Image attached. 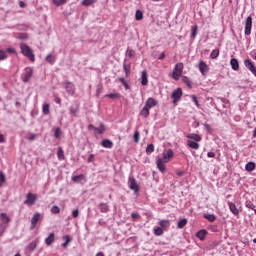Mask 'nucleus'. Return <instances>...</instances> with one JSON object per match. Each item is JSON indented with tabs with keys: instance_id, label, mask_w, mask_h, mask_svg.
<instances>
[{
	"instance_id": "obj_1",
	"label": "nucleus",
	"mask_w": 256,
	"mask_h": 256,
	"mask_svg": "<svg viewBox=\"0 0 256 256\" xmlns=\"http://www.w3.org/2000/svg\"><path fill=\"white\" fill-rule=\"evenodd\" d=\"M174 156L175 152H173L171 149L165 150L163 152L162 158L157 160V168L159 171H161V173H165V171H167V166H165V163H169V161H171Z\"/></svg>"
},
{
	"instance_id": "obj_2",
	"label": "nucleus",
	"mask_w": 256,
	"mask_h": 256,
	"mask_svg": "<svg viewBox=\"0 0 256 256\" xmlns=\"http://www.w3.org/2000/svg\"><path fill=\"white\" fill-rule=\"evenodd\" d=\"M21 53L24 57H27L29 61L35 63V54H33V50L27 44L20 45Z\"/></svg>"
},
{
	"instance_id": "obj_3",
	"label": "nucleus",
	"mask_w": 256,
	"mask_h": 256,
	"mask_svg": "<svg viewBox=\"0 0 256 256\" xmlns=\"http://www.w3.org/2000/svg\"><path fill=\"white\" fill-rule=\"evenodd\" d=\"M183 62H179L175 65L173 73H172V78L174 81H179V78L183 75V69H184Z\"/></svg>"
},
{
	"instance_id": "obj_4",
	"label": "nucleus",
	"mask_w": 256,
	"mask_h": 256,
	"mask_svg": "<svg viewBox=\"0 0 256 256\" xmlns=\"http://www.w3.org/2000/svg\"><path fill=\"white\" fill-rule=\"evenodd\" d=\"M37 203V194H33L29 192L26 196V200L24 201V205H28V207H31Z\"/></svg>"
},
{
	"instance_id": "obj_5",
	"label": "nucleus",
	"mask_w": 256,
	"mask_h": 256,
	"mask_svg": "<svg viewBox=\"0 0 256 256\" xmlns=\"http://www.w3.org/2000/svg\"><path fill=\"white\" fill-rule=\"evenodd\" d=\"M251 29H253V17L248 16L245 21V35H251Z\"/></svg>"
},
{
	"instance_id": "obj_6",
	"label": "nucleus",
	"mask_w": 256,
	"mask_h": 256,
	"mask_svg": "<svg viewBox=\"0 0 256 256\" xmlns=\"http://www.w3.org/2000/svg\"><path fill=\"white\" fill-rule=\"evenodd\" d=\"M31 77H33V68H25L24 73L22 74L23 83H29V79H31Z\"/></svg>"
},
{
	"instance_id": "obj_7",
	"label": "nucleus",
	"mask_w": 256,
	"mask_h": 256,
	"mask_svg": "<svg viewBox=\"0 0 256 256\" xmlns=\"http://www.w3.org/2000/svg\"><path fill=\"white\" fill-rule=\"evenodd\" d=\"M62 85L65 87L68 95H75V84L70 81H64Z\"/></svg>"
},
{
	"instance_id": "obj_8",
	"label": "nucleus",
	"mask_w": 256,
	"mask_h": 256,
	"mask_svg": "<svg viewBox=\"0 0 256 256\" xmlns=\"http://www.w3.org/2000/svg\"><path fill=\"white\" fill-rule=\"evenodd\" d=\"M129 188L135 193H139V184H137V180L134 177H129L128 179Z\"/></svg>"
},
{
	"instance_id": "obj_9",
	"label": "nucleus",
	"mask_w": 256,
	"mask_h": 256,
	"mask_svg": "<svg viewBox=\"0 0 256 256\" xmlns=\"http://www.w3.org/2000/svg\"><path fill=\"white\" fill-rule=\"evenodd\" d=\"M244 65L246 69H249L252 72L253 76L256 77V67L253 61L251 59H246L244 60Z\"/></svg>"
},
{
	"instance_id": "obj_10",
	"label": "nucleus",
	"mask_w": 256,
	"mask_h": 256,
	"mask_svg": "<svg viewBox=\"0 0 256 256\" xmlns=\"http://www.w3.org/2000/svg\"><path fill=\"white\" fill-rule=\"evenodd\" d=\"M183 97V89L177 88L173 93H172V99L173 103H178L179 100Z\"/></svg>"
},
{
	"instance_id": "obj_11",
	"label": "nucleus",
	"mask_w": 256,
	"mask_h": 256,
	"mask_svg": "<svg viewBox=\"0 0 256 256\" xmlns=\"http://www.w3.org/2000/svg\"><path fill=\"white\" fill-rule=\"evenodd\" d=\"M42 219H43V215H41L40 213L34 214V216L31 219V227H30V229H35V227H37V223L39 221H42Z\"/></svg>"
},
{
	"instance_id": "obj_12",
	"label": "nucleus",
	"mask_w": 256,
	"mask_h": 256,
	"mask_svg": "<svg viewBox=\"0 0 256 256\" xmlns=\"http://www.w3.org/2000/svg\"><path fill=\"white\" fill-rule=\"evenodd\" d=\"M198 69L202 75H207V73H209V66L207 63H205V61L199 62Z\"/></svg>"
},
{
	"instance_id": "obj_13",
	"label": "nucleus",
	"mask_w": 256,
	"mask_h": 256,
	"mask_svg": "<svg viewBox=\"0 0 256 256\" xmlns=\"http://www.w3.org/2000/svg\"><path fill=\"white\" fill-rule=\"evenodd\" d=\"M73 183H85L87 181V176L85 174H80L72 177Z\"/></svg>"
},
{
	"instance_id": "obj_14",
	"label": "nucleus",
	"mask_w": 256,
	"mask_h": 256,
	"mask_svg": "<svg viewBox=\"0 0 256 256\" xmlns=\"http://www.w3.org/2000/svg\"><path fill=\"white\" fill-rule=\"evenodd\" d=\"M157 104V100L150 97L146 100L145 107H147L148 109H153V107H157Z\"/></svg>"
},
{
	"instance_id": "obj_15",
	"label": "nucleus",
	"mask_w": 256,
	"mask_h": 256,
	"mask_svg": "<svg viewBox=\"0 0 256 256\" xmlns=\"http://www.w3.org/2000/svg\"><path fill=\"white\" fill-rule=\"evenodd\" d=\"M186 137L187 139H190V141H194L196 143H199L201 141V135L199 134L192 133L188 134Z\"/></svg>"
},
{
	"instance_id": "obj_16",
	"label": "nucleus",
	"mask_w": 256,
	"mask_h": 256,
	"mask_svg": "<svg viewBox=\"0 0 256 256\" xmlns=\"http://www.w3.org/2000/svg\"><path fill=\"white\" fill-rule=\"evenodd\" d=\"M228 207L233 215H239V209L237 208V205H235V203L228 202Z\"/></svg>"
},
{
	"instance_id": "obj_17",
	"label": "nucleus",
	"mask_w": 256,
	"mask_h": 256,
	"mask_svg": "<svg viewBox=\"0 0 256 256\" xmlns=\"http://www.w3.org/2000/svg\"><path fill=\"white\" fill-rule=\"evenodd\" d=\"M187 147H189L190 149H194L195 151H197L200 147L198 142H195L193 140H188L187 141Z\"/></svg>"
},
{
	"instance_id": "obj_18",
	"label": "nucleus",
	"mask_w": 256,
	"mask_h": 256,
	"mask_svg": "<svg viewBox=\"0 0 256 256\" xmlns=\"http://www.w3.org/2000/svg\"><path fill=\"white\" fill-rule=\"evenodd\" d=\"M123 69L125 71L126 77H129V75H131V63H127V61H124Z\"/></svg>"
},
{
	"instance_id": "obj_19",
	"label": "nucleus",
	"mask_w": 256,
	"mask_h": 256,
	"mask_svg": "<svg viewBox=\"0 0 256 256\" xmlns=\"http://www.w3.org/2000/svg\"><path fill=\"white\" fill-rule=\"evenodd\" d=\"M102 147L105 149H113V141L109 139L102 140Z\"/></svg>"
},
{
	"instance_id": "obj_20",
	"label": "nucleus",
	"mask_w": 256,
	"mask_h": 256,
	"mask_svg": "<svg viewBox=\"0 0 256 256\" xmlns=\"http://www.w3.org/2000/svg\"><path fill=\"white\" fill-rule=\"evenodd\" d=\"M46 245H53L55 243V233H50L49 236L45 239Z\"/></svg>"
},
{
	"instance_id": "obj_21",
	"label": "nucleus",
	"mask_w": 256,
	"mask_h": 256,
	"mask_svg": "<svg viewBox=\"0 0 256 256\" xmlns=\"http://www.w3.org/2000/svg\"><path fill=\"white\" fill-rule=\"evenodd\" d=\"M230 65L233 71H239V61L235 58H232L230 60Z\"/></svg>"
},
{
	"instance_id": "obj_22",
	"label": "nucleus",
	"mask_w": 256,
	"mask_h": 256,
	"mask_svg": "<svg viewBox=\"0 0 256 256\" xmlns=\"http://www.w3.org/2000/svg\"><path fill=\"white\" fill-rule=\"evenodd\" d=\"M148 84H149V80L147 76V71H143L141 76V85L146 86Z\"/></svg>"
},
{
	"instance_id": "obj_23",
	"label": "nucleus",
	"mask_w": 256,
	"mask_h": 256,
	"mask_svg": "<svg viewBox=\"0 0 256 256\" xmlns=\"http://www.w3.org/2000/svg\"><path fill=\"white\" fill-rule=\"evenodd\" d=\"M94 133L95 135H103V133H105V125L100 124V127L94 128Z\"/></svg>"
},
{
	"instance_id": "obj_24",
	"label": "nucleus",
	"mask_w": 256,
	"mask_h": 256,
	"mask_svg": "<svg viewBox=\"0 0 256 256\" xmlns=\"http://www.w3.org/2000/svg\"><path fill=\"white\" fill-rule=\"evenodd\" d=\"M37 245H39V240H34V241H32V242L27 246L28 251H35V249H37Z\"/></svg>"
},
{
	"instance_id": "obj_25",
	"label": "nucleus",
	"mask_w": 256,
	"mask_h": 256,
	"mask_svg": "<svg viewBox=\"0 0 256 256\" xmlns=\"http://www.w3.org/2000/svg\"><path fill=\"white\" fill-rule=\"evenodd\" d=\"M196 237L200 239V241H204L205 237H207V230H200L197 232Z\"/></svg>"
},
{
	"instance_id": "obj_26",
	"label": "nucleus",
	"mask_w": 256,
	"mask_h": 256,
	"mask_svg": "<svg viewBox=\"0 0 256 256\" xmlns=\"http://www.w3.org/2000/svg\"><path fill=\"white\" fill-rule=\"evenodd\" d=\"M151 109H149L147 106H144L143 108H142V110L140 111V115H141V117H144L145 119H147V117H149V111H150Z\"/></svg>"
},
{
	"instance_id": "obj_27",
	"label": "nucleus",
	"mask_w": 256,
	"mask_h": 256,
	"mask_svg": "<svg viewBox=\"0 0 256 256\" xmlns=\"http://www.w3.org/2000/svg\"><path fill=\"white\" fill-rule=\"evenodd\" d=\"M0 217H1V219H2V222H3L5 225L11 223V218L8 217L7 213H1V214H0Z\"/></svg>"
},
{
	"instance_id": "obj_28",
	"label": "nucleus",
	"mask_w": 256,
	"mask_h": 256,
	"mask_svg": "<svg viewBox=\"0 0 256 256\" xmlns=\"http://www.w3.org/2000/svg\"><path fill=\"white\" fill-rule=\"evenodd\" d=\"M255 167H256L255 162H248V163L245 165L246 171H248V172H250V173H251V171H255Z\"/></svg>"
},
{
	"instance_id": "obj_29",
	"label": "nucleus",
	"mask_w": 256,
	"mask_h": 256,
	"mask_svg": "<svg viewBox=\"0 0 256 256\" xmlns=\"http://www.w3.org/2000/svg\"><path fill=\"white\" fill-rule=\"evenodd\" d=\"M57 157H58L59 161H64L65 152L63 151V148H61V147L58 148Z\"/></svg>"
},
{
	"instance_id": "obj_30",
	"label": "nucleus",
	"mask_w": 256,
	"mask_h": 256,
	"mask_svg": "<svg viewBox=\"0 0 256 256\" xmlns=\"http://www.w3.org/2000/svg\"><path fill=\"white\" fill-rule=\"evenodd\" d=\"M182 81L187 85V87H189V89L193 87V82H191V79H189V77L183 76Z\"/></svg>"
},
{
	"instance_id": "obj_31",
	"label": "nucleus",
	"mask_w": 256,
	"mask_h": 256,
	"mask_svg": "<svg viewBox=\"0 0 256 256\" xmlns=\"http://www.w3.org/2000/svg\"><path fill=\"white\" fill-rule=\"evenodd\" d=\"M198 31H199V27L197 25L192 26V28H191L192 39H195V37H197Z\"/></svg>"
},
{
	"instance_id": "obj_32",
	"label": "nucleus",
	"mask_w": 256,
	"mask_h": 256,
	"mask_svg": "<svg viewBox=\"0 0 256 256\" xmlns=\"http://www.w3.org/2000/svg\"><path fill=\"white\" fill-rule=\"evenodd\" d=\"M204 218L207 219V221H209L210 223L215 222V220L217 219L214 214H206L204 215Z\"/></svg>"
},
{
	"instance_id": "obj_33",
	"label": "nucleus",
	"mask_w": 256,
	"mask_h": 256,
	"mask_svg": "<svg viewBox=\"0 0 256 256\" xmlns=\"http://www.w3.org/2000/svg\"><path fill=\"white\" fill-rule=\"evenodd\" d=\"M100 211H101V213H108L109 205H107L106 203H101L100 204Z\"/></svg>"
},
{
	"instance_id": "obj_34",
	"label": "nucleus",
	"mask_w": 256,
	"mask_h": 256,
	"mask_svg": "<svg viewBox=\"0 0 256 256\" xmlns=\"http://www.w3.org/2000/svg\"><path fill=\"white\" fill-rule=\"evenodd\" d=\"M159 225L162 229H167V227H169V225H170V222H169V220H161L159 222Z\"/></svg>"
},
{
	"instance_id": "obj_35",
	"label": "nucleus",
	"mask_w": 256,
	"mask_h": 256,
	"mask_svg": "<svg viewBox=\"0 0 256 256\" xmlns=\"http://www.w3.org/2000/svg\"><path fill=\"white\" fill-rule=\"evenodd\" d=\"M154 235H156V237H161V235H163V228L162 227L155 228Z\"/></svg>"
},
{
	"instance_id": "obj_36",
	"label": "nucleus",
	"mask_w": 256,
	"mask_h": 256,
	"mask_svg": "<svg viewBox=\"0 0 256 256\" xmlns=\"http://www.w3.org/2000/svg\"><path fill=\"white\" fill-rule=\"evenodd\" d=\"M106 97H108L109 99H121V94L111 93V94H107Z\"/></svg>"
},
{
	"instance_id": "obj_37",
	"label": "nucleus",
	"mask_w": 256,
	"mask_h": 256,
	"mask_svg": "<svg viewBox=\"0 0 256 256\" xmlns=\"http://www.w3.org/2000/svg\"><path fill=\"white\" fill-rule=\"evenodd\" d=\"M94 3H97V0H83L82 5L84 7H89V5H93Z\"/></svg>"
},
{
	"instance_id": "obj_38",
	"label": "nucleus",
	"mask_w": 256,
	"mask_h": 256,
	"mask_svg": "<svg viewBox=\"0 0 256 256\" xmlns=\"http://www.w3.org/2000/svg\"><path fill=\"white\" fill-rule=\"evenodd\" d=\"M153 151H155V145L149 144V145L146 147V153H147L148 155H151V153H153Z\"/></svg>"
},
{
	"instance_id": "obj_39",
	"label": "nucleus",
	"mask_w": 256,
	"mask_h": 256,
	"mask_svg": "<svg viewBox=\"0 0 256 256\" xmlns=\"http://www.w3.org/2000/svg\"><path fill=\"white\" fill-rule=\"evenodd\" d=\"M50 106H49V104H44L43 105V108H42V113L44 114V115H49V113H50Z\"/></svg>"
},
{
	"instance_id": "obj_40",
	"label": "nucleus",
	"mask_w": 256,
	"mask_h": 256,
	"mask_svg": "<svg viewBox=\"0 0 256 256\" xmlns=\"http://www.w3.org/2000/svg\"><path fill=\"white\" fill-rule=\"evenodd\" d=\"M52 2L56 5V7H61V5H65L67 0H52Z\"/></svg>"
},
{
	"instance_id": "obj_41",
	"label": "nucleus",
	"mask_w": 256,
	"mask_h": 256,
	"mask_svg": "<svg viewBox=\"0 0 256 256\" xmlns=\"http://www.w3.org/2000/svg\"><path fill=\"white\" fill-rule=\"evenodd\" d=\"M51 213H53V215H57V214L61 213V208H59V206L55 205L51 208Z\"/></svg>"
},
{
	"instance_id": "obj_42",
	"label": "nucleus",
	"mask_w": 256,
	"mask_h": 256,
	"mask_svg": "<svg viewBox=\"0 0 256 256\" xmlns=\"http://www.w3.org/2000/svg\"><path fill=\"white\" fill-rule=\"evenodd\" d=\"M211 59H217L219 57V49H214L210 54Z\"/></svg>"
},
{
	"instance_id": "obj_43",
	"label": "nucleus",
	"mask_w": 256,
	"mask_h": 256,
	"mask_svg": "<svg viewBox=\"0 0 256 256\" xmlns=\"http://www.w3.org/2000/svg\"><path fill=\"white\" fill-rule=\"evenodd\" d=\"M134 142L139 143V140L141 139V133L139 131H135L133 135Z\"/></svg>"
},
{
	"instance_id": "obj_44",
	"label": "nucleus",
	"mask_w": 256,
	"mask_h": 256,
	"mask_svg": "<svg viewBox=\"0 0 256 256\" xmlns=\"http://www.w3.org/2000/svg\"><path fill=\"white\" fill-rule=\"evenodd\" d=\"M185 225H187V219L184 218L178 222V229H183Z\"/></svg>"
},
{
	"instance_id": "obj_45",
	"label": "nucleus",
	"mask_w": 256,
	"mask_h": 256,
	"mask_svg": "<svg viewBox=\"0 0 256 256\" xmlns=\"http://www.w3.org/2000/svg\"><path fill=\"white\" fill-rule=\"evenodd\" d=\"M46 61H47V63H50L51 65H53V63H55V56L49 54V55L46 57Z\"/></svg>"
},
{
	"instance_id": "obj_46",
	"label": "nucleus",
	"mask_w": 256,
	"mask_h": 256,
	"mask_svg": "<svg viewBox=\"0 0 256 256\" xmlns=\"http://www.w3.org/2000/svg\"><path fill=\"white\" fill-rule=\"evenodd\" d=\"M7 59V52L5 50H0V61H5Z\"/></svg>"
},
{
	"instance_id": "obj_47",
	"label": "nucleus",
	"mask_w": 256,
	"mask_h": 256,
	"mask_svg": "<svg viewBox=\"0 0 256 256\" xmlns=\"http://www.w3.org/2000/svg\"><path fill=\"white\" fill-rule=\"evenodd\" d=\"M143 19V12L141 10L136 11V21H141Z\"/></svg>"
},
{
	"instance_id": "obj_48",
	"label": "nucleus",
	"mask_w": 256,
	"mask_h": 256,
	"mask_svg": "<svg viewBox=\"0 0 256 256\" xmlns=\"http://www.w3.org/2000/svg\"><path fill=\"white\" fill-rule=\"evenodd\" d=\"M5 181H7L5 174L0 171V187H3V183H5Z\"/></svg>"
},
{
	"instance_id": "obj_49",
	"label": "nucleus",
	"mask_w": 256,
	"mask_h": 256,
	"mask_svg": "<svg viewBox=\"0 0 256 256\" xmlns=\"http://www.w3.org/2000/svg\"><path fill=\"white\" fill-rule=\"evenodd\" d=\"M131 217H132L133 221H139V219H141V215H139V213H137V212H133L131 214Z\"/></svg>"
},
{
	"instance_id": "obj_50",
	"label": "nucleus",
	"mask_w": 256,
	"mask_h": 256,
	"mask_svg": "<svg viewBox=\"0 0 256 256\" xmlns=\"http://www.w3.org/2000/svg\"><path fill=\"white\" fill-rule=\"evenodd\" d=\"M61 128H56L55 131H54V137L56 139H59L61 137Z\"/></svg>"
},
{
	"instance_id": "obj_51",
	"label": "nucleus",
	"mask_w": 256,
	"mask_h": 256,
	"mask_svg": "<svg viewBox=\"0 0 256 256\" xmlns=\"http://www.w3.org/2000/svg\"><path fill=\"white\" fill-rule=\"evenodd\" d=\"M118 81L122 83L125 89H129V84L127 83V81H125V78H118Z\"/></svg>"
},
{
	"instance_id": "obj_52",
	"label": "nucleus",
	"mask_w": 256,
	"mask_h": 256,
	"mask_svg": "<svg viewBox=\"0 0 256 256\" xmlns=\"http://www.w3.org/2000/svg\"><path fill=\"white\" fill-rule=\"evenodd\" d=\"M65 243H63V247H67L69 243H71V238L69 236H64Z\"/></svg>"
},
{
	"instance_id": "obj_53",
	"label": "nucleus",
	"mask_w": 256,
	"mask_h": 256,
	"mask_svg": "<svg viewBox=\"0 0 256 256\" xmlns=\"http://www.w3.org/2000/svg\"><path fill=\"white\" fill-rule=\"evenodd\" d=\"M192 101L195 103L196 107H199V100H197V96L192 95L191 96Z\"/></svg>"
},
{
	"instance_id": "obj_54",
	"label": "nucleus",
	"mask_w": 256,
	"mask_h": 256,
	"mask_svg": "<svg viewBox=\"0 0 256 256\" xmlns=\"http://www.w3.org/2000/svg\"><path fill=\"white\" fill-rule=\"evenodd\" d=\"M127 55H128V57L133 58V57H135V51L133 49L128 50Z\"/></svg>"
},
{
	"instance_id": "obj_55",
	"label": "nucleus",
	"mask_w": 256,
	"mask_h": 256,
	"mask_svg": "<svg viewBox=\"0 0 256 256\" xmlns=\"http://www.w3.org/2000/svg\"><path fill=\"white\" fill-rule=\"evenodd\" d=\"M93 161H95V155L94 154H90L89 157H88L87 162L88 163H93Z\"/></svg>"
},
{
	"instance_id": "obj_56",
	"label": "nucleus",
	"mask_w": 256,
	"mask_h": 256,
	"mask_svg": "<svg viewBox=\"0 0 256 256\" xmlns=\"http://www.w3.org/2000/svg\"><path fill=\"white\" fill-rule=\"evenodd\" d=\"M72 217H74V219H77V217H79V210L78 209L73 210Z\"/></svg>"
},
{
	"instance_id": "obj_57",
	"label": "nucleus",
	"mask_w": 256,
	"mask_h": 256,
	"mask_svg": "<svg viewBox=\"0 0 256 256\" xmlns=\"http://www.w3.org/2000/svg\"><path fill=\"white\" fill-rule=\"evenodd\" d=\"M79 112V108H70V113L72 114V115H76V113H78Z\"/></svg>"
},
{
	"instance_id": "obj_58",
	"label": "nucleus",
	"mask_w": 256,
	"mask_h": 256,
	"mask_svg": "<svg viewBox=\"0 0 256 256\" xmlns=\"http://www.w3.org/2000/svg\"><path fill=\"white\" fill-rule=\"evenodd\" d=\"M246 207L247 209H252L253 211H255V205L253 203H247Z\"/></svg>"
},
{
	"instance_id": "obj_59",
	"label": "nucleus",
	"mask_w": 256,
	"mask_h": 256,
	"mask_svg": "<svg viewBox=\"0 0 256 256\" xmlns=\"http://www.w3.org/2000/svg\"><path fill=\"white\" fill-rule=\"evenodd\" d=\"M7 53H10V55H15V53H17V51H15L14 48H8Z\"/></svg>"
},
{
	"instance_id": "obj_60",
	"label": "nucleus",
	"mask_w": 256,
	"mask_h": 256,
	"mask_svg": "<svg viewBox=\"0 0 256 256\" xmlns=\"http://www.w3.org/2000/svg\"><path fill=\"white\" fill-rule=\"evenodd\" d=\"M36 138H37V134H32L28 137V141H35Z\"/></svg>"
},
{
	"instance_id": "obj_61",
	"label": "nucleus",
	"mask_w": 256,
	"mask_h": 256,
	"mask_svg": "<svg viewBox=\"0 0 256 256\" xmlns=\"http://www.w3.org/2000/svg\"><path fill=\"white\" fill-rule=\"evenodd\" d=\"M158 59H159L160 61H163V59H165V52H162V53L159 55Z\"/></svg>"
},
{
	"instance_id": "obj_62",
	"label": "nucleus",
	"mask_w": 256,
	"mask_h": 256,
	"mask_svg": "<svg viewBox=\"0 0 256 256\" xmlns=\"http://www.w3.org/2000/svg\"><path fill=\"white\" fill-rule=\"evenodd\" d=\"M207 157L215 158V152H208Z\"/></svg>"
},
{
	"instance_id": "obj_63",
	"label": "nucleus",
	"mask_w": 256,
	"mask_h": 256,
	"mask_svg": "<svg viewBox=\"0 0 256 256\" xmlns=\"http://www.w3.org/2000/svg\"><path fill=\"white\" fill-rule=\"evenodd\" d=\"M0 143H5V136L3 134H0Z\"/></svg>"
},
{
	"instance_id": "obj_64",
	"label": "nucleus",
	"mask_w": 256,
	"mask_h": 256,
	"mask_svg": "<svg viewBox=\"0 0 256 256\" xmlns=\"http://www.w3.org/2000/svg\"><path fill=\"white\" fill-rule=\"evenodd\" d=\"M252 59H255L256 61V50L252 52Z\"/></svg>"
}]
</instances>
